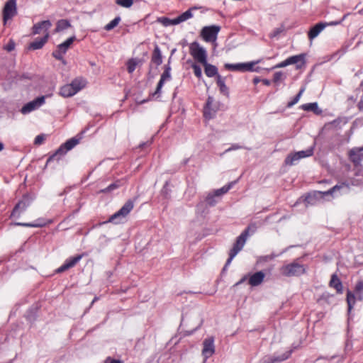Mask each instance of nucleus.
Here are the masks:
<instances>
[{
    "mask_svg": "<svg viewBox=\"0 0 363 363\" xmlns=\"http://www.w3.org/2000/svg\"><path fill=\"white\" fill-rule=\"evenodd\" d=\"M121 363V361L116 359H111L110 357L107 358L106 360V363Z\"/></svg>",
    "mask_w": 363,
    "mask_h": 363,
    "instance_id": "nucleus-52",
    "label": "nucleus"
},
{
    "mask_svg": "<svg viewBox=\"0 0 363 363\" xmlns=\"http://www.w3.org/2000/svg\"><path fill=\"white\" fill-rule=\"evenodd\" d=\"M190 55L201 64H206L207 61V52L198 42L194 41L189 45Z\"/></svg>",
    "mask_w": 363,
    "mask_h": 363,
    "instance_id": "nucleus-5",
    "label": "nucleus"
},
{
    "mask_svg": "<svg viewBox=\"0 0 363 363\" xmlns=\"http://www.w3.org/2000/svg\"><path fill=\"white\" fill-rule=\"evenodd\" d=\"M82 255H79L74 257H70L69 259H67L65 262V263L56 270V272L61 273L69 269L71 267H73L82 259Z\"/></svg>",
    "mask_w": 363,
    "mask_h": 363,
    "instance_id": "nucleus-17",
    "label": "nucleus"
},
{
    "mask_svg": "<svg viewBox=\"0 0 363 363\" xmlns=\"http://www.w3.org/2000/svg\"><path fill=\"white\" fill-rule=\"evenodd\" d=\"M51 26L52 23L49 20L37 23L33 27V33L36 35L43 32L45 34L46 33H48V30Z\"/></svg>",
    "mask_w": 363,
    "mask_h": 363,
    "instance_id": "nucleus-16",
    "label": "nucleus"
},
{
    "mask_svg": "<svg viewBox=\"0 0 363 363\" xmlns=\"http://www.w3.org/2000/svg\"><path fill=\"white\" fill-rule=\"evenodd\" d=\"M358 108L360 111H363V100H361L358 104Z\"/></svg>",
    "mask_w": 363,
    "mask_h": 363,
    "instance_id": "nucleus-53",
    "label": "nucleus"
},
{
    "mask_svg": "<svg viewBox=\"0 0 363 363\" xmlns=\"http://www.w3.org/2000/svg\"><path fill=\"white\" fill-rule=\"evenodd\" d=\"M301 108L306 111H313L315 114H320L322 111L318 108V103H308L301 105Z\"/></svg>",
    "mask_w": 363,
    "mask_h": 363,
    "instance_id": "nucleus-27",
    "label": "nucleus"
},
{
    "mask_svg": "<svg viewBox=\"0 0 363 363\" xmlns=\"http://www.w3.org/2000/svg\"><path fill=\"white\" fill-rule=\"evenodd\" d=\"M44 141V136L39 135L35 138V144L40 145Z\"/></svg>",
    "mask_w": 363,
    "mask_h": 363,
    "instance_id": "nucleus-50",
    "label": "nucleus"
},
{
    "mask_svg": "<svg viewBox=\"0 0 363 363\" xmlns=\"http://www.w3.org/2000/svg\"><path fill=\"white\" fill-rule=\"evenodd\" d=\"M151 62L155 64L156 66H159L162 63V57L158 45L155 47L151 58Z\"/></svg>",
    "mask_w": 363,
    "mask_h": 363,
    "instance_id": "nucleus-24",
    "label": "nucleus"
},
{
    "mask_svg": "<svg viewBox=\"0 0 363 363\" xmlns=\"http://www.w3.org/2000/svg\"><path fill=\"white\" fill-rule=\"evenodd\" d=\"M170 72H171L170 66L169 65H166L165 68H164V71L163 72V73L161 75L160 79V81H159V82L157 84L156 90H155V93L153 94V96L160 95L161 89H162V88L163 86L164 83L166 81H169V80L171 79V73H170Z\"/></svg>",
    "mask_w": 363,
    "mask_h": 363,
    "instance_id": "nucleus-15",
    "label": "nucleus"
},
{
    "mask_svg": "<svg viewBox=\"0 0 363 363\" xmlns=\"http://www.w3.org/2000/svg\"><path fill=\"white\" fill-rule=\"evenodd\" d=\"M49 38V33H46L43 38L35 39L30 44L29 48L32 50L40 49L43 47Z\"/></svg>",
    "mask_w": 363,
    "mask_h": 363,
    "instance_id": "nucleus-21",
    "label": "nucleus"
},
{
    "mask_svg": "<svg viewBox=\"0 0 363 363\" xmlns=\"http://www.w3.org/2000/svg\"><path fill=\"white\" fill-rule=\"evenodd\" d=\"M198 9V7L193 6L185 12L182 13L181 15L177 16V18H174V23L177 24H179L182 22H184L190 18H191L194 16L193 11Z\"/></svg>",
    "mask_w": 363,
    "mask_h": 363,
    "instance_id": "nucleus-19",
    "label": "nucleus"
},
{
    "mask_svg": "<svg viewBox=\"0 0 363 363\" xmlns=\"http://www.w3.org/2000/svg\"><path fill=\"white\" fill-rule=\"evenodd\" d=\"M330 286L335 289L338 294H342L343 291L342 284L336 274H333L330 281Z\"/></svg>",
    "mask_w": 363,
    "mask_h": 363,
    "instance_id": "nucleus-23",
    "label": "nucleus"
},
{
    "mask_svg": "<svg viewBox=\"0 0 363 363\" xmlns=\"http://www.w3.org/2000/svg\"><path fill=\"white\" fill-rule=\"evenodd\" d=\"M288 58L286 60H285L284 61L277 64V65H275L273 68H281V67H285L288 65H289V62H288Z\"/></svg>",
    "mask_w": 363,
    "mask_h": 363,
    "instance_id": "nucleus-48",
    "label": "nucleus"
},
{
    "mask_svg": "<svg viewBox=\"0 0 363 363\" xmlns=\"http://www.w3.org/2000/svg\"><path fill=\"white\" fill-rule=\"evenodd\" d=\"M121 18L120 16H116L114 19L110 21L108 24H106L104 27L106 30H111L116 27L120 23Z\"/></svg>",
    "mask_w": 363,
    "mask_h": 363,
    "instance_id": "nucleus-35",
    "label": "nucleus"
},
{
    "mask_svg": "<svg viewBox=\"0 0 363 363\" xmlns=\"http://www.w3.org/2000/svg\"><path fill=\"white\" fill-rule=\"evenodd\" d=\"M356 290L357 291L363 290V282L362 281H359L357 283V284L356 285Z\"/></svg>",
    "mask_w": 363,
    "mask_h": 363,
    "instance_id": "nucleus-51",
    "label": "nucleus"
},
{
    "mask_svg": "<svg viewBox=\"0 0 363 363\" xmlns=\"http://www.w3.org/2000/svg\"><path fill=\"white\" fill-rule=\"evenodd\" d=\"M66 52L62 50V49H60L59 48V46H57V50H55L53 52H52V55L55 58L59 60H61L63 59V55L65 54Z\"/></svg>",
    "mask_w": 363,
    "mask_h": 363,
    "instance_id": "nucleus-41",
    "label": "nucleus"
},
{
    "mask_svg": "<svg viewBox=\"0 0 363 363\" xmlns=\"http://www.w3.org/2000/svg\"><path fill=\"white\" fill-rule=\"evenodd\" d=\"M275 257H276V255H267V256L261 257L259 259V262H262V261L267 262V261H269V260H272Z\"/></svg>",
    "mask_w": 363,
    "mask_h": 363,
    "instance_id": "nucleus-49",
    "label": "nucleus"
},
{
    "mask_svg": "<svg viewBox=\"0 0 363 363\" xmlns=\"http://www.w3.org/2000/svg\"><path fill=\"white\" fill-rule=\"evenodd\" d=\"M13 225H17V226L39 228V227L44 226L45 223H31L16 222V223H14Z\"/></svg>",
    "mask_w": 363,
    "mask_h": 363,
    "instance_id": "nucleus-37",
    "label": "nucleus"
},
{
    "mask_svg": "<svg viewBox=\"0 0 363 363\" xmlns=\"http://www.w3.org/2000/svg\"><path fill=\"white\" fill-rule=\"evenodd\" d=\"M245 277H243V278H242L240 281H238V282L236 284V285H238V284H240L242 283V282L245 281Z\"/></svg>",
    "mask_w": 363,
    "mask_h": 363,
    "instance_id": "nucleus-56",
    "label": "nucleus"
},
{
    "mask_svg": "<svg viewBox=\"0 0 363 363\" xmlns=\"http://www.w3.org/2000/svg\"><path fill=\"white\" fill-rule=\"evenodd\" d=\"M29 202L26 200L20 201L14 207L11 217L18 218L29 206Z\"/></svg>",
    "mask_w": 363,
    "mask_h": 363,
    "instance_id": "nucleus-18",
    "label": "nucleus"
},
{
    "mask_svg": "<svg viewBox=\"0 0 363 363\" xmlns=\"http://www.w3.org/2000/svg\"><path fill=\"white\" fill-rule=\"evenodd\" d=\"M159 21L163 26H172V25H177V23H174V18L173 19H169L168 18L163 17V18H159Z\"/></svg>",
    "mask_w": 363,
    "mask_h": 363,
    "instance_id": "nucleus-42",
    "label": "nucleus"
},
{
    "mask_svg": "<svg viewBox=\"0 0 363 363\" xmlns=\"http://www.w3.org/2000/svg\"><path fill=\"white\" fill-rule=\"evenodd\" d=\"M241 148H242V147L241 145H239L238 144H233L229 148H228L223 154L233 151V150H240Z\"/></svg>",
    "mask_w": 363,
    "mask_h": 363,
    "instance_id": "nucleus-47",
    "label": "nucleus"
},
{
    "mask_svg": "<svg viewBox=\"0 0 363 363\" xmlns=\"http://www.w3.org/2000/svg\"><path fill=\"white\" fill-rule=\"evenodd\" d=\"M215 352L214 338L210 337L204 340L203 342L202 355L204 361L211 357Z\"/></svg>",
    "mask_w": 363,
    "mask_h": 363,
    "instance_id": "nucleus-14",
    "label": "nucleus"
},
{
    "mask_svg": "<svg viewBox=\"0 0 363 363\" xmlns=\"http://www.w3.org/2000/svg\"><path fill=\"white\" fill-rule=\"evenodd\" d=\"M218 108V102L215 101L213 96H208L203 109V115L206 118L211 119L215 116Z\"/></svg>",
    "mask_w": 363,
    "mask_h": 363,
    "instance_id": "nucleus-12",
    "label": "nucleus"
},
{
    "mask_svg": "<svg viewBox=\"0 0 363 363\" xmlns=\"http://www.w3.org/2000/svg\"><path fill=\"white\" fill-rule=\"evenodd\" d=\"M260 82V79L258 78V77H255L254 79H253V82L254 84H257V83H259Z\"/></svg>",
    "mask_w": 363,
    "mask_h": 363,
    "instance_id": "nucleus-55",
    "label": "nucleus"
},
{
    "mask_svg": "<svg viewBox=\"0 0 363 363\" xmlns=\"http://www.w3.org/2000/svg\"><path fill=\"white\" fill-rule=\"evenodd\" d=\"M251 227H254V230L256 228V224L255 223H251L247 229H245L240 236L238 237L236 242L233 246V247L230 251L229 254V258L228 259L225 267L228 266L233 258L237 255V254L244 247L247 238L249 235V229Z\"/></svg>",
    "mask_w": 363,
    "mask_h": 363,
    "instance_id": "nucleus-3",
    "label": "nucleus"
},
{
    "mask_svg": "<svg viewBox=\"0 0 363 363\" xmlns=\"http://www.w3.org/2000/svg\"><path fill=\"white\" fill-rule=\"evenodd\" d=\"M121 186V182L117 181V182L110 184L108 187L101 190L100 192H103V193L111 192V191L118 189Z\"/></svg>",
    "mask_w": 363,
    "mask_h": 363,
    "instance_id": "nucleus-39",
    "label": "nucleus"
},
{
    "mask_svg": "<svg viewBox=\"0 0 363 363\" xmlns=\"http://www.w3.org/2000/svg\"><path fill=\"white\" fill-rule=\"evenodd\" d=\"M265 274L262 271L252 274L249 278V284L252 286H257L261 284L264 279Z\"/></svg>",
    "mask_w": 363,
    "mask_h": 363,
    "instance_id": "nucleus-20",
    "label": "nucleus"
},
{
    "mask_svg": "<svg viewBox=\"0 0 363 363\" xmlns=\"http://www.w3.org/2000/svg\"><path fill=\"white\" fill-rule=\"evenodd\" d=\"M134 203L132 200L127 201L125 204L109 218V222L119 223L133 210Z\"/></svg>",
    "mask_w": 363,
    "mask_h": 363,
    "instance_id": "nucleus-7",
    "label": "nucleus"
},
{
    "mask_svg": "<svg viewBox=\"0 0 363 363\" xmlns=\"http://www.w3.org/2000/svg\"><path fill=\"white\" fill-rule=\"evenodd\" d=\"M82 137H74L68 140H67L65 143H63L55 152L54 155L50 156L48 159V162L52 160L57 155H64L68 152L74 148L77 144H79Z\"/></svg>",
    "mask_w": 363,
    "mask_h": 363,
    "instance_id": "nucleus-8",
    "label": "nucleus"
},
{
    "mask_svg": "<svg viewBox=\"0 0 363 363\" xmlns=\"http://www.w3.org/2000/svg\"><path fill=\"white\" fill-rule=\"evenodd\" d=\"M75 39H76V38L74 35L69 38L64 43H62L58 45L59 48L63 50L66 52L67 50H68V48L70 47V45L73 43V42L74 41Z\"/></svg>",
    "mask_w": 363,
    "mask_h": 363,
    "instance_id": "nucleus-34",
    "label": "nucleus"
},
{
    "mask_svg": "<svg viewBox=\"0 0 363 363\" xmlns=\"http://www.w3.org/2000/svg\"><path fill=\"white\" fill-rule=\"evenodd\" d=\"M347 303L348 306V312L350 313L353 308V306L355 303V296L350 291H348L347 293Z\"/></svg>",
    "mask_w": 363,
    "mask_h": 363,
    "instance_id": "nucleus-33",
    "label": "nucleus"
},
{
    "mask_svg": "<svg viewBox=\"0 0 363 363\" xmlns=\"http://www.w3.org/2000/svg\"><path fill=\"white\" fill-rule=\"evenodd\" d=\"M15 48V43L13 40H10L9 43L5 45L4 49L6 50L8 52H11Z\"/></svg>",
    "mask_w": 363,
    "mask_h": 363,
    "instance_id": "nucleus-46",
    "label": "nucleus"
},
{
    "mask_svg": "<svg viewBox=\"0 0 363 363\" xmlns=\"http://www.w3.org/2000/svg\"><path fill=\"white\" fill-rule=\"evenodd\" d=\"M257 228L254 230V227H251L250 229H249V232L251 231L252 233H254L255 230H256Z\"/></svg>",
    "mask_w": 363,
    "mask_h": 363,
    "instance_id": "nucleus-57",
    "label": "nucleus"
},
{
    "mask_svg": "<svg viewBox=\"0 0 363 363\" xmlns=\"http://www.w3.org/2000/svg\"><path fill=\"white\" fill-rule=\"evenodd\" d=\"M45 97L44 96L38 97L37 99L27 103L21 109L23 114H28L33 111L37 109L45 103Z\"/></svg>",
    "mask_w": 363,
    "mask_h": 363,
    "instance_id": "nucleus-13",
    "label": "nucleus"
},
{
    "mask_svg": "<svg viewBox=\"0 0 363 363\" xmlns=\"http://www.w3.org/2000/svg\"><path fill=\"white\" fill-rule=\"evenodd\" d=\"M204 67V72L207 77H216L218 74V69L215 65L208 64L207 61L206 62V64H202Z\"/></svg>",
    "mask_w": 363,
    "mask_h": 363,
    "instance_id": "nucleus-25",
    "label": "nucleus"
},
{
    "mask_svg": "<svg viewBox=\"0 0 363 363\" xmlns=\"http://www.w3.org/2000/svg\"><path fill=\"white\" fill-rule=\"evenodd\" d=\"M192 69H194V73L195 76L198 78H201L202 77V71L201 67L196 64L192 65Z\"/></svg>",
    "mask_w": 363,
    "mask_h": 363,
    "instance_id": "nucleus-45",
    "label": "nucleus"
},
{
    "mask_svg": "<svg viewBox=\"0 0 363 363\" xmlns=\"http://www.w3.org/2000/svg\"><path fill=\"white\" fill-rule=\"evenodd\" d=\"M235 183V182H230L228 185H225V186L221 187L220 189H218L215 190L213 193L216 196H220L226 194L233 187V186L234 185Z\"/></svg>",
    "mask_w": 363,
    "mask_h": 363,
    "instance_id": "nucleus-31",
    "label": "nucleus"
},
{
    "mask_svg": "<svg viewBox=\"0 0 363 363\" xmlns=\"http://www.w3.org/2000/svg\"><path fill=\"white\" fill-rule=\"evenodd\" d=\"M4 149V144L0 142V151H1Z\"/></svg>",
    "mask_w": 363,
    "mask_h": 363,
    "instance_id": "nucleus-58",
    "label": "nucleus"
},
{
    "mask_svg": "<svg viewBox=\"0 0 363 363\" xmlns=\"http://www.w3.org/2000/svg\"><path fill=\"white\" fill-rule=\"evenodd\" d=\"M304 58L305 55L303 54L294 55L288 58V62L289 65L296 64L297 68H300L301 65H303L304 63Z\"/></svg>",
    "mask_w": 363,
    "mask_h": 363,
    "instance_id": "nucleus-26",
    "label": "nucleus"
},
{
    "mask_svg": "<svg viewBox=\"0 0 363 363\" xmlns=\"http://www.w3.org/2000/svg\"><path fill=\"white\" fill-rule=\"evenodd\" d=\"M71 27L69 21L67 19H61L57 22L55 33L61 32L68 28Z\"/></svg>",
    "mask_w": 363,
    "mask_h": 363,
    "instance_id": "nucleus-28",
    "label": "nucleus"
},
{
    "mask_svg": "<svg viewBox=\"0 0 363 363\" xmlns=\"http://www.w3.org/2000/svg\"><path fill=\"white\" fill-rule=\"evenodd\" d=\"M305 267L296 262H293L290 264L282 266L280 268V272L285 277H295L300 276L305 273Z\"/></svg>",
    "mask_w": 363,
    "mask_h": 363,
    "instance_id": "nucleus-4",
    "label": "nucleus"
},
{
    "mask_svg": "<svg viewBox=\"0 0 363 363\" xmlns=\"http://www.w3.org/2000/svg\"><path fill=\"white\" fill-rule=\"evenodd\" d=\"M286 76L282 72H277L274 74V82L277 83L280 81H282L285 79Z\"/></svg>",
    "mask_w": 363,
    "mask_h": 363,
    "instance_id": "nucleus-44",
    "label": "nucleus"
},
{
    "mask_svg": "<svg viewBox=\"0 0 363 363\" xmlns=\"http://www.w3.org/2000/svg\"><path fill=\"white\" fill-rule=\"evenodd\" d=\"M220 30V26L217 25L204 26L201 30L200 35L207 43H215Z\"/></svg>",
    "mask_w": 363,
    "mask_h": 363,
    "instance_id": "nucleus-6",
    "label": "nucleus"
},
{
    "mask_svg": "<svg viewBox=\"0 0 363 363\" xmlns=\"http://www.w3.org/2000/svg\"><path fill=\"white\" fill-rule=\"evenodd\" d=\"M350 157L354 163L357 164L360 163L363 161V147L352 150L350 153Z\"/></svg>",
    "mask_w": 363,
    "mask_h": 363,
    "instance_id": "nucleus-22",
    "label": "nucleus"
},
{
    "mask_svg": "<svg viewBox=\"0 0 363 363\" xmlns=\"http://www.w3.org/2000/svg\"><path fill=\"white\" fill-rule=\"evenodd\" d=\"M300 158L298 157L296 152L289 154L285 159V164L286 165H294L298 161Z\"/></svg>",
    "mask_w": 363,
    "mask_h": 363,
    "instance_id": "nucleus-32",
    "label": "nucleus"
},
{
    "mask_svg": "<svg viewBox=\"0 0 363 363\" xmlns=\"http://www.w3.org/2000/svg\"><path fill=\"white\" fill-rule=\"evenodd\" d=\"M304 91H305V88L304 87L301 88L300 89L299 92L298 93V94L294 98V99L291 101L289 102L288 107H291L294 105H295L296 103H298V101L300 100V98L301 97Z\"/></svg>",
    "mask_w": 363,
    "mask_h": 363,
    "instance_id": "nucleus-40",
    "label": "nucleus"
},
{
    "mask_svg": "<svg viewBox=\"0 0 363 363\" xmlns=\"http://www.w3.org/2000/svg\"><path fill=\"white\" fill-rule=\"evenodd\" d=\"M216 83L219 86L220 91L224 95L228 94V89L225 83V79L220 75L217 76Z\"/></svg>",
    "mask_w": 363,
    "mask_h": 363,
    "instance_id": "nucleus-29",
    "label": "nucleus"
},
{
    "mask_svg": "<svg viewBox=\"0 0 363 363\" xmlns=\"http://www.w3.org/2000/svg\"><path fill=\"white\" fill-rule=\"evenodd\" d=\"M296 152L301 160L311 156L313 154V147H310L306 150H301Z\"/></svg>",
    "mask_w": 363,
    "mask_h": 363,
    "instance_id": "nucleus-36",
    "label": "nucleus"
},
{
    "mask_svg": "<svg viewBox=\"0 0 363 363\" xmlns=\"http://www.w3.org/2000/svg\"><path fill=\"white\" fill-rule=\"evenodd\" d=\"M261 60H257L255 62H250L246 63H237V64H225L224 67L225 69L230 71H257V69H254L253 67L255 65L260 62Z\"/></svg>",
    "mask_w": 363,
    "mask_h": 363,
    "instance_id": "nucleus-11",
    "label": "nucleus"
},
{
    "mask_svg": "<svg viewBox=\"0 0 363 363\" xmlns=\"http://www.w3.org/2000/svg\"><path fill=\"white\" fill-rule=\"evenodd\" d=\"M262 83L266 86H269L271 84L270 81L266 79H262Z\"/></svg>",
    "mask_w": 363,
    "mask_h": 363,
    "instance_id": "nucleus-54",
    "label": "nucleus"
},
{
    "mask_svg": "<svg viewBox=\"0 0 363 363\" xmlns=\"http://www.w3.org/2000/svg\"><path fill=\"white\" fill-rule=\"evenodd\" d=\"M86 81L83 78H76L70 84L61 87L60 94L63 97H71L85 87Z\"/></svg>",
    "mask_w": 363,
    "mask_h": 363,
    "instance_id": "nucleus-2",
    "label": "nucleus"
},
{
    "mask_svg": "<svg viewBox=\"0 0 363 363\" xmlns=\"http://www.w3.org/2000/svg\"><path fill=\"white\" fill-rule=\"evenodd\" d=\"M17 14L16 0H9L3 9V21L4 25L9 20L12 19Z\"/></svg>",
    "mask_w": 363,
    "mask_h": 363,
    "instance_id": "nucleus-10",
    "label": "nucleus"
},
{
    "mask_svg": "<svg viewBox=\"0 0 363 363\" xmlns=\"http://www.w3.org/2000/svg\"><path fill=\"white\" fill-rule=\"evenodd\" d=\"M349 189L348 185L345 183L337 184L328 191H316L311 194H309L305 199V202L307 205H313L316 201L323 199L326 196H331L332 197L337 196L343 193L344 190Z\"/></svg>",
    "mask_w": 363,
    "mask_h": 363,
    "instance_id": "nucleus-1",
    "label": "nucleus"
},
{
    "mask_svg": "<svg viewBox=\"0 0 363 363\" xmlns=\"http://www.w3.org/2000/svg\"><path fill=\"white\" fill-rule=\"evenodd\" d=\"M216 196L213 193L208 194L206 199L207 203L210 206H214L217 203L215 199Z\"/></svg>",
    "mask_w": 363,
    "mask_h": 363,
    "instance_id": "nucleus-43",
    "label": "nucleus"
},
{
    "mask_svg": "<svg viewBox=\"0 0 363 363\" xmlns=\"http://www.w3.org/2000/svg\"><path fill=\"white\" fill-rule=\"evenodd\" d=\"M142 62V61L139 59H137V58H132V59H130L128 62H127V69H128V72L129 73H133L136 67L140 64Z\"/></svg>",
    "mask_w": 363,
    "mask_h": 363,
    "instance_id": "nucleus-30",
    "label": "nucleus"
},
{
    "mask_svg": "<svg viewBox=\"0 0 363 363\" xmlns=\"http://www.w3.org/2000/svg\"><path fill=\"white\" fill-rule=\"evenodd\" d=\"M117 5L123 8H130L133 4V0H115Z\"/></svg>",
    "mask_w": 363,
    "mask_h": 363,
    "instance_id": "nucleus-38",
    "label": "nucleus"
},
{
    "mask_svg": "<svg viewBox=\"0 0 363 363\" xmlns=\"http://www.w3.org/2000/svg\"><path fill=\"white\" fill-rule=\"evenodd\" d=\"M346 18V15H345L342 19L336 21H330L329 23H323L320 22L315 25L313 27L311 28L308 32V38L312 40L315 38H316L320 33L327 26H337L340 24Z\"/></svg>",
    "mask_w": 363,
    "mask_h": 363,
    "instance_id": "nucleus-9",
    "label": "nucleus"
}]
</instances>
